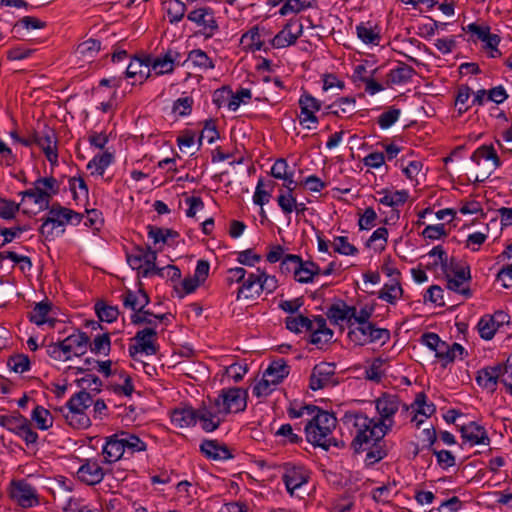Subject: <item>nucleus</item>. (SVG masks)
Here are the masks:
<instances>
[{
    "label": "nucleus",
    "mask_w": 512,
    "mask_h": 512,
    "mask_svg": "<svg viewBox=\"0 0 512 512\" xmlns=\"http://www.w3.org/2000/svg\"><path fill=\"white\" fill-rule=\"evenodd\" d=\"M343 422L353 428L351 448L355 453L366 452L364 462L367 466L374 465L388 455L384 437L391 430V423L386 426L362 412H346Z\"/></svg>",
    "instance_id": "1"
},
{
    "label": "nucleus",
    "mask_w": 512,
    "mask_h": 512,
    "mask_svg": "<svg viewBox=\"0 0 512 512\" xmlns=\"http://www.w3.org/2000/svg\"><path fill=\"white\" fill-rule=\"evenodd\" d=\"M336 426L337 419L334 414L318 407V411L313 413L304 427L307 442L325 451L331 447L343 448L344 442L333 436Z\"/></svg>",
    "instance_id": "2"
},
{
    "label": "nucleus",
    "mask_w": 512,
    "mask_h": 512,
    "mask_svg": "<svg viewBox=\"0 0 512 512\" xmlns=\"http://www.w3.org/2000/svg\"><path fill=\"white\" fill-rule=\"evenodd\" d=\"M187 19L199 27L198 33L205 39L212 38L219 31L216 13L209 6H198L187 14Z\"/></svg>",
    "instance_id": "3"
},
{
    "label": "nucleus",
    "mask_w": 512,
    "mask_h": 512,
    "mask_svg": "<svg viewBox=\"0 0 512 512\" xmlns=\"http://www.w3.org/2000/svg\"><path fill=\"white\" fill-rule=\"evenodd\" d=\"M157 260V252L150 246H136L130 254H127V262L133 270L138 271L142 277L153 276V269Z\"/></svg>",
    "instance_id": "4"
},
{
    "label": "nucleus",
    "mask_w": 512,
    "mask_h": 512,
    "mask_svg": "<svg viewBox=\"0 0 512 512\" xmlns=\"http://www.w3.org/2000/svg\"><path fill=\"white\" fill-rule=\"evenodd\" d=\"M223 404L216 397L213 401L209 400L208 405H203L198 409L199 411V422L201 427L206 432L215 431L220 424L225 420L228 415L226 410L223 409Z\"/></svg>",
    "instance_id": "5"
},
{
    "label": "nucleus",
    "mask_w": 512,
    "mask_h": 512,
    "mask_svg": "<svg viewBox=\"0 0 512 512\" xmlns=\"http://www.w3.org/2000/svg\"><path fill=\"white\" fill-rule=\"evenodd\" d=\"M9 497L24 509L39 504L36 489L26 480H12L9 486Z\"/></svg>",
    "instance_id": "6"
},
{
    "label": "nucleus",
    "mask_w": 512,
    "mask_h": 512,
    "mask_svg": "<svg viewBox=\"0 0 512 512\" xmlns=\"http://www.w3.org/2000/svg\"><path fill=\"white\" fill-rule=\"evenodd\" d=\"M134 340L136 341V344L129 347V355L135 361H138V353H145L146 355H155L157 353V332L154 327H147L139 330L136 333Z\"/></svg>",
    "instance_id": "7"
},
{
    "label": "nucleus",
    "mask_w": 512,
    "mask_h": 512,
    "mask_svg": "<svg viewBox=\"0 0 512 512\" xmlns=\"http://www.w3.org/2000/svg\"><path fill=\"white\" fill-rule=\"evenodd\" d=\"M247 396L248 393L246 390L239 387H233L223 389L217 397L223 404V409H225L227 414H229L244 411L247 406Z\"/></svg>",
    "instance_id": "8"
},
{
    "label": "nucleus",
    "mask_w": 512,
    "mask_h": 512,
    "mask_svg": "<svg viewBox=\"0 0 512 512\" xmlns=\"http://www.w3.org/2000/svg\"><path fill=\"white\" fill-rule=\"evenodd\" d=\"M337 380L335 378V365L332 363L322 362L314 366L310 375L309 387L312 390H319L329 386H335Z\"/></svg>",
    "instance_id": "9"
},
{
    "label": "nucleus",
    "mask_w": 512,
    "mask_h": 512,
    "mask_svg": "<svg viewBox=\"0 0 512 512\" xmlns=\"http://www.w3.org/2000/svg\"><path fill=\"white\" fill-rule=\"evenodd\" d=\"M303 33V24L299 19H290L281 31L270 41L274 48H285L296 43Z\"/></svg>",
    "instance_id": "10"
},
{
    "label": "nucleus",
    "mask_w": 512,
    "mask_h": 512,
    "mask_svg": "<svg viewBox=\"0 0 512 512\" xmlns=\"http://www.w3.org/2000/svg\"><path fill=\"white\" fill-rule=\"evenodd\" d=\"M106 471L95 459H84L76 472V477L82 483L94 486L102 482Z\"/></svg>",
    "instance_id": "11"
},
{
    "label": "nucleus",
    "mask_w": 512,
    "mask_h": 512,
    "mask_svg": "<svg viewBox=\"0 0 512 512\" xmlns=\"http://www.w3.org/2000/svg\"><path fill=\"white\" fill-rule=\"evenodd\" d=\"M401 406V401L397 395L384 393L376 400V410L380 417L376 422H383L384 425L391 423L394 425L393 416L397 413Z\"/></svg>",
    "instance_id": "12"
},
{
    "label": "nucleus",
    "mask_w": 512,
    "mask_h": 512,
    "mask_svg": "<svg viewBox=\"0 0 512 512\" xmlns=\"http://www.w3.org/2000/svg\"><path fill=\"white\" fill-rule=\"evenodd\" d=\"M282 480L287 491L293 495L294 491L302 487L309 480V473L303 466L286 463L284 466Z\"/></svg>",
    "instance_id": "13"
},
{
    "label": "nucleus",
    "mask_w": 512,
    "mask_h": 512,
    "mask_svg": "<svg viewBox=\"0 0 512 512\" xmlns=\"http://www.w3.org/2000/svg\"><path fill=\"white\" fill-rule=\"evenodd\" d=\"M445 278L447 280V289L462 295L466 299L472 297V291L468 286L471 281L469 266H463V268L454 271L453 274H447Z\"/></svg>",
    "instance_id": "14"
},
{
    "label": "nucleus",
    "mask_w": 512,
    "mask_h": 512,
    "mask_svg": "<svg viewBox=\"0 0 512 512\" xmlns=\"http://www.w3.org/2000/svg\"><path fill=\"white\" fill-rule=\"evenodd\" d=\"M37 146L42 149L47 160L52 165L57 163V136L54 129L45 126L41 132H37Z\"/></svg>",
    "instance_id": "15"
},
{
    "label": "nucleus",
    "mask_w": 512,
    "mask_h": 512,
    "mask_svg": "<svg viewBox=\"0 0 512 512\" xmlns=\"http://www.w3.org/2000/svg\"><path fill=\"white\" fill-rule=\"evenodd\" d=\"M121 300L123 302V306L131 309L134 313L140 312L143 313V315L152 316V312L145 309L150 302V297L144 289L139 288L137 292L127 289L122 294Z\"/></svg>",
    "instance_id": "16"
},
{
    "label": "nucleus",
    "mask_w": 512,
    "mask_h": 512,
    "mask_svg": "<svg viewBox=\"0 0 512 512\" xmlns=\"http://www.w3.org/2000/svg\"><path fill=\"white\" fill-rule=\"evenodd\" d=\"M62 342L63 349L66 353L64 361H68L71 359L72 353L76 357H80L86 353L88 344L90 343V338L84 332H77L69 335L63 339Z\"/></svg>",
    "instance_id": "17"
},
{
    "label": "nucleus",
    "mask_w": 512,
    "mask_h": 512,
    "mask_svg": "<svg viewBox=\"0 0 512 512\" xmlns=\"http://www.w3.org/2000/svg\"><path fill=\"white\" fill-rule=\"evenodd\" d=\"M298 104L301 109V114L299 116L300 124L304 125L307 122L314 125L318 124L319 120L315 113L321 109V102L308 92H304L300 96Z\"/></svg>",
    "instance_id": "18"
},
{
    "label": "nucleus",
    "mask_w": 512,
    "mask_h": 512,
    "mask_svg": "<svg viewBox=\"0 0 512 512\" xmlns=\"http://www.w3.org/2000/svg\"><path fill=\"white\" fill-rule=\"evenodd\" d=\"M103 463L113 464L119 461L125 454V448L122 437L119 432L106 437L105 444L102 447Z\"/></svg>",
    "instance_id": "19"
},
{
    "label": "nucleus",
    "mask_w": 512,
    "mask_h": 512,
    "mask_svg": "<svg viewBox=\"0 0 512 512\" xmlns=\"http://www.w3.org/2000/svg\"><path fill=\"white\" fill-rule=\"evenodd\" d=\"M481 159L491 161L492 163L490 171L483 173L481 175L482 178H479L478 175L475 177V181L478 182L484 181L486 178H488L492 171L501 166V160L492 145H482L479 148H477L471 155V160L477 165H480Z\"/></svg>",
    "instance_id": "20"
},
{
    "label": "nucleus",
    "mask_w": 512,
    "mask_h": 512,
    "mask_svg": "<svg viewBox=\"0 0 512 512\" xmlns=\"http://www.w3.org/2000/svg\"><path fill=\"white\" fill-rule=\"evenodd\" d=\"M201 453L210 460L222 461L231 459V454L227 445L220 443L218 440H203L200 444Z\"/></svg>",
    "instance_id": "21"
},
{
    "label": "nucleus",
    "mask_w": 512,
    "mask_h": 512,
    "mask_svg": "<svg viewBox=\"0 0 512 512\" xmlns=\"http://www.w3.org/2000/svg\"><path fill=\"white\" fill-rule=\"evenodd\" d=\"M48 209L49 215L43 220L39 232L50 235L51 230L46 229L48 226H64L69 223V216L66 215L65 211H69L70 209L61 206L59 203H53Z\"/></svg>",
    "instance_id": "22"
},
{
    "label": "nucleus",
    "mask_w": 512,
    "mask_h": 512,
    "mask_svg": "<svg viewBox=\"0 0 512 512\" xmlns=\"http://www.w3.org/2000/svg\"><path fill=\"white\" fill-rule=\"evenodd\" d=\"M312 322L313 329L309 330L310 342L320 348L332 339L333 331L327 327L326 320L321 315L315 316Z\"/></svg>",
    "instance_id": "23"
},
{
    "label": "nucleus",
    "mask_w": 512,
    "mask_h": 512,
    "mask_svg": "<svg viewBox=\"0 0 512 512\" xmlns=\"http://www.w3.org/2000/svg\"><path fill=\"white\" fill-rule=\"evenodd\" d=\"M500 378H502V368L501 364H497L480 369L477 372L476 382L479 386L494 391Z\"/></svg>",
    "instance_id": "24"
},
{
    "label": "nucleus",
    "mask_w": 512,
    "mask_h": 512,
    "mask_svg": "<svg viewBox=\"0 0 512 512\" xmlns=\"http://www.w3.org/2000/svg\"><path fill=\"white\" fill-rule=\"evenodd\" d=\"M150 60L151 55L135 56L131 59L125 74L128 78L139 76L141 79H147L151 75Z\"/></svg>",
    "instance_id": "25"
},
{
    "label": "nucleus",
    "mask_w": 512,
    "mask_h": 512,
    "mask_svg": "<svg viewBox=\"0 0 512 512\" xmlns=\"http://www.w3.org/2000/svg\"><path fill=\"white\" fill-rule=\"evenodd\" d=\"M52 309V303L49 300H44L36 303L34 308L28 314L30 322L37 326L48 324L50 327H54L57 320L55 318H49L48 315Z\"/></svg>",
    "instance_id": "26"
},
{
    "label": "nucleus",
    "mask_w": 512,
    "mask_h": 512,
    "mask_svg": "<svg viewBox=\"0 0 512 512\" xmlns=\"http://www.w3.org/2000/svg\"><path fill=\"white\" fill-rule=\"evenodd\" d=\"M461 436L466 441L475 444H483L489 445L490 439L487 435L485 428L476 422H470L466 425H463L460 429Z\"/></svg>",
    "instance_id": "27"
},
{
    "label": "nucleus",
    "mask_w": 512,
    "mask_h": 512,
    "mask_svg": "<svg viewBox=\"0 0 512 512\" xmlns=\"http://www.w3.org/2000/svg\"><path fill=\"white\" fill-rule=\"evenodd\" d=\"M409 194L406 190L392 191L389 189H382L376 192L375 200L380 204L388 207H398L405 204L408 200Z\"/></svg>",
    "instance_id": "28"
},
{
    "label": "nucleus",
    "mask_w": 512,
    "mask_h": 512,
    "mask_svg": "<svg viewBox=\"0 0 512 512\" xmlns=\"http://www.w3.org/2000/svg\"><path fill=\"white\" fill-rule=\"evenodd\" d=\"M261 274L262 271L258 268L256 273H249L247 277L245 276L242 285L237 291L238 300L241 298L242 294H244V297L247 299L260 295V291L257 290V287H259L261 283Z\"/></svg>",
    "instance_id": "29"
},
{
    "label": "nucleus",
    "mask_w": 512,
    "mask_h": 512,
    "mask_svg": "<svg viewBox=\"0 0 512 512\" xmlns=\"http://www.w3.org/2000/svg\"><path fill=\"white\" fill-rule=\"evenodd\" d=\"M415 70L412 66L401 62L396 68L391 69L386 76L388 86L400 85L409 82Z\"/></svg>",
    "instance_id": "30"
},
{
    "label": "nucleus",
    "mask_w": 512,
    "mask_h": 512,
    "mask_svg": "<svg viewBox=\"0 0 512 512\" xmlns=\"http://www.w3.org/2000/svg\"><path fill=\"white\" fill-rule=\"evenodd\" d=\"M172 422L184 428L194 426L199 421V411L192 407L175 409L171 416Z\"/></svg>",
    "instance_id": "31"
},
{
    "label": "nucleus",
    "mask_w": 512,
    "mask_h": 512,
    "mask_svg": "<svg viewBox=\"0 0 512 512\" xmlns=\"http://www.w3.org/2000/svg\"><path fill=\"white\" fill-rule=\"evenodd\" d=\"M355 104V98L341 97L327 107V113L337 117H348L355 112Z\"/></svg>",
    "instance_id": "32"
},
{
    "label": "nucleus",
    "mask_w": 512,
    "mask_h": 512,
    "mask_svg": "<svg viewBox=\"0 0 512 512\" xmlns=\"http://www.w3.org/2000/svg\"><path fill=\"white\" fill-rule=\"evenodd\" d=\"M93 403L92 396L89 392L81 390L78 393L74 394L63 406V409L71 410L74 412L85 413L86 409H88Z\"/></svg>",
    "instance_id": "33"
},
{
    "label": "nucleus",
    "mask_w": 512,
    "mask_h": 512,
    "mask_svg": "<svg viewBox=\"0 0 512 512\" xmlns=\"http://www.w3.org/2000/svg\"><path fill=\"white\" fill-rule=\"evenodd\" d=\"M55 410L60 412L66 423L74 429H86L91 426V420L86 413L74 412L60 407Z\"/></svg>",
    "instance_id": "34"
},
{
    "label": "nucleus",
    "mask_w": 512,
    "mask_h": 512,
    "mask_svg": "<svg viewBox=\"0 0 512 512\" xmlns=\"http://www.w3.org/2000/svg\"><path fill=\"white\" fill-rule=\"evenodd\" d=\"M289 374V366L283 359L273 361L265 370L264 375L269 378L274 385L279 384Z\"/></svg>",
    "instance_id": "35"
},
{
    "label": "nucleus",
    "mask_w": 512,
    "mask_h": 512,
    "mask_svg": "<svg viewBox=\"0 0 512 512\" xmlns=\"http://www.w3.org/2000/svg\"><path fill=\"white\" fill-rule=\"evenodd\" d=\"M28 421L29 420L19 412H14L11 415L0 416V425L16 435H18L20 431L23 430V427L27 424Z\"/></svg>",
    "instance_id": "36"
},
{
    "label": "nucleus",
    "mask_w": 512,
    "mask_h": 512,
    "mask_svg": "<svg viewBox=\"0 0 512 512\" xmlns=\"http://www.w3.org/2000/svg\"><path fill=\"white\" fill-rule=\"evenodd\" d=\"M185 62H190L195 68L202 71L213 69L215 67L214 61L201 49H194L190 51Z\"/></svg>",
    "instance_id": "37"
},
{
    "label": "nucleus",
    "mask_w": 512,
    "mask_h": 512,
    "mask_svg": "<svg viewBox=\"0 0 512 512\" xmlns=\"http://www.w3.org/2000/svg\"><path fill=\"white\" fill-rule=\"evenodd\" d=\"M114 154L109 151H104L102 154L95 155L87 164V169L93 170L92 174L102 176L106 168L112 164Z\"/></svg>",
    "instance_id": "38"
},
{
    "label": "nucleus",
    "mask_w": 512,
    "mask_h": 512,
    "mask_svg": "<svg viewBox=\"0 0 512 512\" xmlns=\"http://www.w3.org/2000/svg\"><path fill=\"white\" fill-rule=\"evenodd\" d=\"M499 327L500 322L492 315H484L477 324L478 332L485 340H491Z\"/></svg>",
    "instance_id": "39"
},
{
    "label": "nucleus",
    "mask_w": 512,
    "mask_h": 512,
    "mask_svg": "<svg viewBox=\"0 0 512 512\" xmlns=\"http://www.w3.org/2000/svg\"><path fill=\"white\" fill-rule=\"evenodd\" d=\"M101 49V42L97 39H88L80 43L76 48L79 58L86 61L94 59Z\"/></svg>",
    "instance_id": "40"
},
{
    "label": "nucleus",
    "mask_w": 512,
    "mask_h": 512,
    "mask_svg": "<svg viewBox=\"0 0 512 512\" xmlns=\"http://www.w3.org/2000/svg\"><path fill=\"white\" fill-rule=\"evenodd\" d=\"M119 436L123 439L125 452L133 455L136 452H143L147 450V444L137 435L126 431H120Z\"/></svg>",
    "instance_id": "41"
},
{
    "label": "nucleus",
    "mask_w": 512,
    "mask_h": 512,
    "mask_svg": "<svg viewBox=\"0 0 512 512\" xmlns=\"http://www.w3.org/2000/svg\"><path fill=\"white\" fill-rule=\"evenodd\" d=\"M403 294V289L398 279H394L393 283L385 284L383 288L378 292V298L388 302L389 304H395Z\"/></svg>",
    "instance_id": "42"
},
{
    "label": "nucleus",
    "mask_w": 512,
    "mask_h": 512,
    "mask_svg": "<svg viewBox=\"0 0 512 512\" xmlns=\"http://www.w3.org/2000/svg\"><path fill=\"white\" fill-rule=\"evenodd\" d=\"M164 5L171 24H176L184 18L187 8L182 1L167 0Z\"/></svg>",
    "instance_id": "43"
},
{
    "label": "nucleus",
    "mask_w": 512,
    "mask_h": 512,
    "mask_svg": "<svg viewBox=\"0 0 512 512\" xmlns=\"http://www.w3.org/2000/svg\"><path fill=\"white\" fill-rule=\"evenodd\" d=\"M31 419L40 430H47L53 425V417L48 409L37 405L31 414Z\"/></svg>",
    "instance_id": "44"
},
{
    "label": "nucleus",
    "mask_w": 512,
    "mask_h": 512,
    "mask_svg": "<svg viewBox=\"0 0 512 512\" xmlns=\"http://www.w3.org/2000/svg\"><path fill=\"white\" fill-rule=\"evenodd\" d=\"M369 23H360L356 26V33L358 38L365 44L379 45L381 36L379 31L368 25Z\"/></svg>",
    "instance_id": "45"
},
{
    "label": "nucleus",
    "mask_w": 512,
    "mask_h": 512,
    "mask_svg": "<svg viewBox=\"0 0 512 512\" xmlns=\"http://www.w3.org/2000/svg\"><path fill=\"white\" fill-rule=\"evenodd\" d=\"M473 93V90L465 84H461L457 87L455 96V106L458 107V114L462 115L472 107V103L468 104V101Z\"/></svg>",
    "instance_id": "46"
},
{
    "label": "nucleus",
    "mask_w": 512,
    "mask_h": 512,
    "mask_svg": "<svg viewBox=\"0 0 512 512\" xmlns=\"http://www.w3.org/2000/svg\"><path fill=\"white\" fill-rule=\"evenodd\" d=\"M95 312L102 322L112 323L117 320L119 309L117 306L107 305L104 301L95 304Z\"/></svg>",
    "instance_id": "47"
},
{
    "label": "nucleus",
    "mask_w": 512,
    "mask_h": 512,
    "mask_svg": "<svg viewBox=\"0 0 512 512\" xmlns=\"http://www.w3.org/2000/svg\"><path fill=\"white\" fill-rule=\"evenodd\" d=\"M286 328L294 333L301 332L302 329L306 331L313 329V322L311 319L304 315L290 316L285 319Z\"/></svg>",
    "instance_id": "48"
},
{
    "label": "nucleus",
    "mask_w": 512,
    "mask_h": 512,
    "mask_svg": "<svg viewBox=\"0 0 512 512\" xmlns=\"http://www.w3.org/2000/svg\"><path fill=\"white\" fill-rule=\"evenodd\" d=\"M373 323H367L360 325L355 329H350L348 332V338L357 345L363 346L369 343L370 334L372 331Z\"/></svg>",
    "instance_id": "49"
},
{
    "label": "nucleus",
    "mask_w": 512,
    "mask_h": 512,
    "mask_svg": "<svg viewBox=\"0 0 512 512\" xmlns=\"http://www.w3.org/2000/svg\"><path fill=\"white\" fill-rule=\"evenodd\" d=\"M151 71H154L157 76L163 74H169L174 71L172 60L167 58L166 55L163 57H152L150 60Z\"/></svg>",
    "instance_id": "50"
},
{
    "label": "nucleus",
    "mask_w": 512,
    "mask_h": 512,
    "mask_svg": "<svg viewBox=\"0 0 512 512\" xmlns=\"http://www.w3.org/2000/svg\"><path fill=\"white\" fill-rule=\"evenodd\" d=\"M333 248L336 253L345 256H354L358 253V249L350 244L345 236H336L333 240Z\"/></svg>",
    "instance_id": "51"
},
{
    "label": "nucleus",
    "mask_w": 512,
    "mask_h": 512,
    "mask_svg": "<svg viewBox=\"0 0 512 512\" xmlns=\"http://www.w3.org/2000/svg\"><path fill=\"white\" fill-rule=\"evenodd\" d=\"M111 348L109 333H104L95 337L90 344V350L95 354L108 355Z\"/></svg>",
    "instance_id": "52"
},
{
    "label": "nucleus",
    "mask_w": 512,
    "mask_h": 512,
    "mask_svg": "<svg viewBox=\"0 0 512 512\" xmlns=\"http://www.w3.org/2000/svg\"><path fill=\"white\" fill-rule=\"evenodd\" d=\"M427 396L425 393L420 392L416 394L413 406L417 407V413L425 417L431 416L435 411L436 407L433 403H427Z\"/></svg>",
    "instance_id": "53"
},
{
    "label": "nucleus",
    "mask_w": 512,
    "mask_h": 512,
    "mask_svg": "<svg viewBox=\"0 0 512 512\" xmlns=\"http://www.w3.org/2000/svg\"><path fill=\"white\" fill-rule=\"evenodd\" d=\"M8 366L16 373H23L30 369V359L27 355L16 354L9 357Z\"/></svg>",
    "instance_id": "54"
},
{
    "label": "nucleus",
    "mask_w": 512,
    "mask_h": 512,
    "mask_svg": "<svg viewBox=\"0 0 512 512\" xmlns=\"http://www.w3.org/2000/svg\"><path fill=\"white\" fill-rule=\"evenodd\" d=\"M277 203L281 208L282 212L285 215H289L294 211L296 198L293 193L283 192V189H281L277 197Z\"/></svg>",
    "instance_id": "55"
},
{
    "label": "nucleus",
    "mask_w": 512,
    "mask_h": 512,
    "mask_svg": "<svg viewBox=\"0 0 512 512\" xmlns=\"http://www.w3.org/2000/svg\"><path fill=\"white\" fill-rule=\"evenodd\" d=\"M250 41L249 46L253 51H260L264 47V41L261 40L259 27L254 26L248 32L242 35L241 41Z\"/></svg>",
    "instance_id": "56"
},
{
    "label": "nucleus",
    "mask_w": 512,
    "mask_h": 512,
    "mask_svg": "<svg viewBox=\"0 0 512 512\" xmlns=\"http://www.w3.org/2000/svg\"><path fill=\"white\" fill-rule=\"evenodd\" d=\"M76 383L82 388V390L86 391L87 389H90L96 393L100 392L102 387V381L100 378L93 374H86L84 377L77 379Z\"/></svg>",
    "instance_id": "57"
},
{
    "label": "nucleus",
    "mask_w": 512,
    "mask_h": 512,
    "mask_svg": "<svg viewBox=\"0 0 512 512\" xmlns=\"http://www.w3.org/2000/svg\"><path fill=\"white\" fill-rule=\"evenodd\" d=\"M20 205L12 200L0 198V217L5 220H10L15 217L19 211Z\"/></svg>",
    "instance_id": "58"
},
{
    "label": "nucleus",
    "mask_w": 512,
    "mask_h": 512,
    "mask_svg": "<svg viewBox=\"0 0 512 512\" xmlns=\"http://www.w3.org/2000/svg\"><path fill=\"white\" fill-rule=\"evenodd\" d=\"M206 138L208 143H213L215 140L219 138V132L216 128L215 120L213 119H207L205 120L204 128L201 132V135L199 137V145L202 144V139Z\"/></svg>",
    "instance_id": "59"
},
{
    "label": "nucleus",
    "mask_w": 512,
    "mask_h": 512,
    "mask_svg": "<svg viewBox=\"0 0 512 512\" xmlns=\"http://www.w3.org/2000/svg\"><path fill=\"white\" fill-rule=\"evenodd\" d=\"M301 259L298 255L286 254L280 263L281 272L284 274L293 272L294 275L295 270L301 265Z\"/></svg>",
    "instance_id": "60"
},
{
    "label": "nucleus",
    "mask_w": 512,
    "mask_h": 512,
    "mask_svg": "<svg viewBox=\"0 0 512 512\" xmlns=\"http://www.w3.org/2000/svg\"><path fill=\"white\" fill-rule=\"evenodd\" d=\"M153 275H157L162 278H168L175 282L181 278V271L177 266L174 265H167L162 268H159L155 265L153 269Z\"/></svg>",
    "instance_id": "61"
},
{
    "label": "nucleus",
    "mask_w": 512,
    "mask_h": 512,
    "mask_svg": "<svg viewBox=\"0 0 512 512\" xmlns=\"http://www.w3.org/2000/svg\"><path fill=\"white\" fill-rule=\"evenodd\" d=\"M400 109L391 107L389 110L383 112L378 117V124L382 129H387L391 127L400 116Z\"/></svg>",
    "instance_id": "62"
},
{
    "label": "nucleus",
    "mask_w": 512,
    "mask_h": 512,
    "mask_svg": "<svg viewBox=\"0 0 512 512\" xmlns=\"http://www.w3.org/2000/svg\"><path fill=\"white\" fill-rule=\"evenodd\" d=\"M232 99V90L228 86H223L214 91L213 93V103L221 108L223 106H227L229 108V102Z\"/></svg>",
    "instance_id": "63"
},
{
    "label": "nucleus",
    "mask_w": 512,
    "mask_h": 512,
    "mask_svg": "<svg viewBox=\"0 0 512 512\" xmlns=\"http://www.w3.org/2000/svg\"><path fill=\"white\" fill-rule=\"evenodd\" d=\"M431 452L436 456L437 463L442 469H448L455 465V457L448 450L431 449Z\"/></svg>",
    "instance_id": "64"
}]
</instances>
